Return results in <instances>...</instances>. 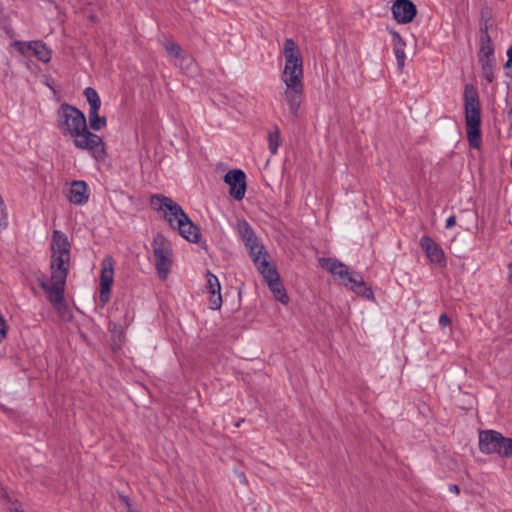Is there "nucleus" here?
<instances>
[{"label":"nucleus","mask_w":512,"mask_h":512,"mask_svg":"<svg viewBox=\"0 0 512 512\" xmlns=\"http://www.w3.org/2000/svg\"><path fill=\"white\" fill-rule=\"evenodd\" d=\"M50 249V277L39 278V284L58 315L64 320H70L72 315L64 300V291L70 267L71 245L62 231H53Z\"/></svg>","instance_id":"nucleus-1"},{"label":"nucleus","mask_w":512,"mask_h":512,"mask_svg":"<svg viewBox=\"0 0 512 512\" xmlns=\"http://www.w3.org/2000/svg\"><path fill=\"white\" fill-rule=\"evenodd\" d=\"M57 127L65 137L73 139L74 146L87 151L96 160L106 157L105 144L100 136L91 132L87 120L78 108L64 103L57 110Z\"/></svg>","instance_id":"nucleus-2"},{"label":"nucleus","mask_w":512,"mask_h":512,"mask_svg":"<svg viewBox=\"0 0 512 512\" xmlns=\"http://www.w3.org/2000/svg\"><path fill=\"white\" fill-rule=\"evenodd\" d=\"M283 55L285 65L281 81L284 83V89L281 95L290 115L297 117L304 97V72L301 53L293 39H285Z\"/></svg>","instance_id":"nucleus-3"},{"label":"nucleus","mask_w":512,"mask_h":512,"mask_svg":"<svg viewBox=\"0 0 512 512\" xmlns=\"http://www.w3.org/2000/svg\"><path fill=\"white\" fill-rule=\"evenodd\" d=\"M150 204L154 210L161 212L171 228L189 242H198L200 239L199 228L190 220L181 206L169 197L161 194L153 195Z\"/></svg>","instance_id":"nucleus-4"},{"label":"nucleus","mask_w":512,"mask_h":512,"mask_svg":"<svg viewBox=\"0 0 512 512\" xmlns=\"http://www.w3.org/2000/svg\"><path fill=\"white\" fill-rule=\"evenodd\" d=\"M465 120L467 137L473 148L480 145V103L477 91L471 84H466L464 89Z\"/></svg>","instance_id":"nucleus-5"},{"label":"nucleus","mask_w":512,"mask_h":512,"mask_svg":"<svg viewBox=\"0 0 512 512\" xmlns=\"http://www.w3.org/2000/svg\"><path fill=\"white\" fill-rule=\"evenodd\" d=\"M153 256L160 278L166 279L172 266V247L170 242L161 234L154 238Z\"/></svg>","instance_id":"nucleus-6"},{"label":"nucleus","mask_w":512,"mask_h":512,"mask_svg":"<svg viewBox=\"0 0 512 512\" xmlns=\"http://www.w3.org/2000/svg\"><path fill=\"white\" fill-rule=\"evenodd\" d=\"M319 264L323 269L331 273L333 277L338 279V281L346 287H349V285L352 284L357 277L354 272L349 270L347 265L336 259L320 258Z\"/></svg>","instance_id":"nucleus-7"},{"label":"nucleus","mask_w":512,"mask_h":512,"mask_svg":"<svg viewBox=\"0 0 512 512\" xmlns=\"http://www.w3.org/2000/svg\"><path fill=\"white\" fill-rule=\"evenodd\" d=\"M258 271L262 274L263 278L267 282L269 289L273 293L274 297L282 304H287L289 297L280 282L276 269L270 264L266 265L262 263L261 268L258 269Z\"/></svg>","instance_id":"nucleus-8"},{"label":"nucleus","mask_w":512,"mask_h":512,"mask_svg":"<svg viewBox=\"0 0 512 512\" xmlns=\"http://www.w3.org/2000/svg\"><path fill=\"white\" fill-rule=\"evenodd\" d=\"M114 281V262L111 256H106L101 263L100 300L105 304L109 299L111 286Z\"/></svg>","instance_id":"nucleus-9"},{"label":"nucleus","mask_w":512,"mask_h":512,"mask_svg":"<svg viewBox=\"0 0 512 512\" xmlns=\"http://www.w3.org/2000/svg\"><path fill=\"white\" fill-rule=\"evenodd\" d=\"M224 181L229 185V194L232 198L237 201L244 198L246 192V176L242 170L235 169L228 171L224 176Z\"/></svg>","instance_id":"nucleus-10"},{"label":"nucleus","mask_w":512,"mask_h":512,"mask_svg":"<svg viewBox=\"0 0 512 512\" xmlns=\"http://www.w3.org/2000/svg\"><path fill=\"white\" fill-rule=\"evenodd\" d=\"M12 45L24 56H35L43 62H48L51 58L50 50L41 41L29 43L15 41Z\"/></svg>","instance_id":"nucleus-11"},{"label":"nucleus","mask_w":512,"mask_h":512,"mask_svg":"<svg viewBox=\"0 0 512 512\" xmlns=\"http://www.w3.org/2000/svg\"><path fill=\"white\" fill-rule=\"evenodd\" d=\"M391 10L394 19L400 24L412 22L417 14L416 6L411 0H396Z\"/></svg>","instance_id":"nucleus-12"},{"label":"nucleus","mask_w":512,"mask_h":512,"mask_svg":"<svg viewBox=\"0 0 512 512\" xmlns=\"http://www.w3.org/2000/svg\"><path fill=\"white\" fill-rule=\"evenodd\" d=\"M420 246L430 262L441 267L446 265V257L443 249L432 238L429 236H422L420 239Z\"/></svg>","instance_id":"nucleus-13"},{"label":"nucleus","mask_w":512,"mask_h":512,"mask_svg":"<svg viewBox=\"0 0 512 512\" xmlns=\"http://www.w3.org/2000/svg\"><path fill=\"white\" fill-rule=\"evenodd\" d=\"M503 436L493 430L482 431L479 433V449L486 454L497 453L501 447Z\"/></svg>","instance_id":"nucleus-14"},{"label":"nucleus","mask_w":512,"mask_h":512,"mask_svg":"<svg viewBox=\"0 0 512 512\" xmlns=\"http://www.w3.org/2000/svg\"><path fill=\"white\" fill-rule=\"evenodd\" d=\"M206 278V289L209 293V307L212 310H219L222 306L220 282L218 278L211 272H207Z\"/></svg>","instance_id":"nucleus-15"},{"label":"nucleus","mask_w":512,"mask_h":512,"mask_svg":"<svg viewBox=\"0 0 512 512\" xmlns=\"http://www.w3.org/2000/svg\"><path fill=\"white\" fill-rule=\"evenodd\" d=\"M244 243L247 249L249 250V255L252 258L257 269L261 268L262 263L266 265L270 264L267 260V254L263 253L264 247L259 242L256 235L250 238L249 240H245Z\"/></svg>","instance_id":"nucleus-16"},{"label":"nucleus","mask_w":512,"mask_h":512,"mask_svg":"<svg viewBox=\"0 0 512 512\" xmlns=\"http://www.w3.org/2000/svg\"><path fill=\"white\" fill-rule=\"evenodd\" d=\"M68 199L72 204L83 205L88 202V186L84 181H74L71 184Z\"/></svg>","instance_id":"nucleus-17"},{"label":"nucleus","mask_w":512,"mask_h":512,"mask_svg":"<svg viewBox=\"0 0 512 512\" xmlns=\"http://www.w3.org/2000/svg\"><path fill=\"white\" fill-rule=\"evenodd\" d=\"M391 36H392V47L393 52L395 54L396 60H397V66L400 70H402L405 66V60H406V54H405V48H406V42L403 40V38L400 36L398 32L395 30L390 29L389 30Z\"/></svg>","instance_id":"nucleus-18"},{"label":"nucleus","mask_w":512,"mask_h":512,"mask_svg":"<svg viewBox=\"0 0 512 512\" xmlns=\"http://www.w3.org/2000/svg\"><path fill=\"white\" fill-rule=\"evenodd\" d=\"M482 36L480 39V50L478 54L479 59H495L494 54V48L491 43V38L488 35V28L487 25L481 28Z\"/></svg>","instance_id":"nucleus-19"},{"label":"nucleus","mask_w":512,"mask_h":512,"mask_svg":"<svg viewBox=\"0 0 512 512\" xmlns=\"http://www.w3.org/2000/svg\"><path fill=\"white\" fill-rule=\"evenodd\" d=\"M350 290H352L354 293L368 299L372 300L374 299L373 291L370 287H367L365 282L361 277H356L352 284L348 287Z\"/></svg>","instance_id":"nucleus-20"},{"label":"nucleus","mask_w":512,"mask_h":512,"mask_svg":"<svg viewBox=\"0 0 512 512\" xmlns=\"http://www.w3.org/2000/svg\"><path fill=\"white\" fill-rule=\"evenodd\" d=\"M98 111L99 110H89L88 112L89 125L94 131H99L107 125L106 118L99 116Z\"/></svg>","instance_id":"nucleus-21"},{"label":"nucleus","mask_w":512,"mask_h":512,"mask_svg":"<svg viewBox=\"0 0 512 512\" xmlns=\"http://www.w3.org/2000/svg\"><path fill=\"white\" fill-rule=\"evenodd\" d=\"M483 77L487 82L491 83L494 80L495 59H479Z\"/></svg>","instance_id":"nucleus-22"},{"label":"nucleus","mask_w":512,"mask_h":512,"mask_svg":"<svg viewBox=\"0 0 512 512\" xmlns=\"http://www.w3.org/2000/svg\"><path fill=\"white\" fill-rule=\"evenodd\" d=\"M84 95L89 104V110H99L101 106L100 97L95 89L87 87L84 90Z\"/></svg>","instance_id":"nucleus-23"},{"label":"nucleus","mask_w":512,"mask_h":512,"mask_svg":"<svg viewBox=\"0 0 512 512\" xmlns=\"http://www.w3.org/2000/svg\"><path fill=\"white\" fill-rule=\"evenodd\" d=\"M237 232L243 241L255 236L253 229L246 220H239L237 222Z\"/></svg>","instance_id":"nucleus-24"},{"label":"nucleus","mask_w":512,"mask_h":512,"mask_svg":"<svg viewBox=\"0 0 512 512\" xmlns=\"http://www.w3.org/2000/svg\"><path fill=\"white\" fill-rule=\"evenodd\" d=\"M281 143L280 129L275 127L274 131L268 134V148L271 154H276Z\"/></svg>","instance_id":"nucleus-25"},{"label":"nucleus","mask_w":512,"mask_h":512,"mask_svg":"<svg viewBox=\"0 0 512 512\" xmlns=\"http://www.w3.org/2000/svg\"><path fill=\"white\" fill-rule=\"evenodd\" d=\"M164 49L167 55L172 59H175L177 56H181V52L183 51L180 45L174 41H167L164 44Z\"/></svg>","instance_id":"nucleus-26"},{"label":"nucleus","mask_w":512,"mask_h":512,"mask_svg":"<svg viewBox=\"0 0 512 512\" xmlns=\"http://www.w3.org/2000/svg\"><path fill=\"white\" fill-rule=\"evenodd\" d=\"M193 57L185 54L179 61H173L174 65L179 67L184 73H188L193 65Z\"/></svg>","instance_id":"nucleus-27"},{"label":"nucleus","mask_w":512,"mask_h":512,"mask_svg":"<svg viewBox=\"0 0 512 512\" xmlns=\"http://www.w3.org/2000/svg\"><path fill=\"white\" fill-rule=\"evenodd\" d=\"M498 454L503 457H511L512 456V439L503 437V441H501V447L498 451Z\"/></svg>","instance_id":"nucleus-28"},{"label":"nucleus","mask_w":512,"mask_h":512,"mask_svg":"<svg viewBox=\"0 0 512 512\" xmlns=\"http://www.w3.org/2000/svg\"><path fill=\"white\" fill-rule=\"evenodd\" d=\"M8 224L7 214L5 211V205L2 197L0 196V231L4 229Z\"/></svg>","instance_id":"nucleus-29"},{"label":"nucleus","mask_w":512,"mask_h":512,"mask_svg":"<svg viewBox=\"0 0 512 512\" xmlns=\"http://www.w3.org/2000/svg\"><path fill=\"white\" fill-rule=\"evenodd\" d=\"M508 60L505 64L507 75L512 78V46L507 51Z\"/></svg>","instance_id":"nucleus-30"},{"label":"nucleus","mask_w":512,"mask_h":512,"mask_svg":"<svg viewBox=\"0 0 512 512\" xmlns=\"http://www.w3.org/2000/svg\"><path fill=\"white\" fill-rule=\"evenodd\" d=\"M451 323V319L449 318V316L447 314H441L440 317H439V324L442 326V327H446L448 325H450Z\"/></svg>","instance_id":"nucleus-31"},{"label":"nucleus","mask_w":512,"mask_h":512,"mask_svg":"<svg viewBox=\"0 0 512 512\" xmlns=\"http://www.w3.org/2000/svg\"><path fill=\"white\" fill-rule=\"evenodd\" d=\"M456 224V217L455 216H450L449 218H447L446 220V228H452L454 225Z\"/></svg>","instance_id":"nucleus-32"},{"label":"nucleus","mask_w":512,"mask_h":512,"mask_svg":"<svg viewBox=\"0 0 512 512\" xmlns=\"http://www.w3.org/2000/svg\"><path fill=\"white\" fill-rule=\"evenodd\" d=\"M120 498H121L122 502L125 503V505L128 507L129 512H136L133 509H131L130 500L127 496H121Z\"/></svg>","instance_id":"nucleus-33"},{"label":"nucleus","mask_w":512,"mask_h":512,"mask_svg":"<svg viewBox=\"0 0 512 512\" xmlns=\"http://www.w3.org/2000/svg\"><path fill=\"white\" fill-rule=\"evenodd\" d=\"M508 281L512 284V263L508 265Z\"/></svg>","instance_id":"nucleus-34"},{"label":"nucleus","mask_w":512,"mask_h":512,"mask_svg":"<svg viewBox=\"0 0 512 512\" xmlns=\"http://www.w3.org/2000/svg\"><path fill=\"white\" fill-rule=\"evenodd\" d=\"M449 490L455 494H458L459 493V487L457 485H450L449 486Z\"/></svg>","instance_id":"nucleus-35"},{"label":"nucleus","mask_w":512,"mask_h":512,"mask_svg":"<svg viewBox=\"0 0 512 512\" xmlns=\"http://www.w3.org/2000/svg\"><path fill=\"white\" fill-rule=\"evenodd\" d=\"M185 55V53L182 51L181 52V56H177L175 59H173L174 61H179L183 56Z\"/></svg>","instance_id":"nucleus-36"}]
</instances>
